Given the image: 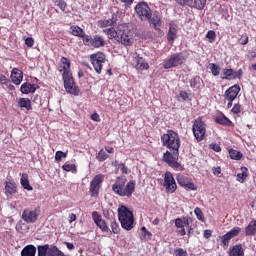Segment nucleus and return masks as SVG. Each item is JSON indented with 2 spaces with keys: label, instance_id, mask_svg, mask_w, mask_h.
<instances>
[{
  "label": "nucleus",
  "instance_id": "obj_64",
  "mask_svg": "<svg viewBox=\"0 0 256 256\" xmlns=\"http://www.w3.org/2000/svg\"><path fill=\"white\" fill-rule=\"evenodd\" d=\"M69 219H70L69 222L73 223V221H77V216L74 213H71L69 215Z\"/></svg>",
  "mask_w": 256,
  "mask_h": 256
},
{
  "label": "nucleus",
  "instance_id": "obj_8",
  "mask_svg": "<svg viewBox=\"0 0 256 256\" xmlns=\"http://www.w3.org/2000/svg\"><path fill=\"white\" fill-rule=\"evenodd\" d=\"M135 13L141 21H147V19H151V8L146 2H139L135 6Z\"/></svg>",
  "mask_w": 256,
  "mask_h": 256
},
{
  "label": "nucleus",
  "instance_id": "obj_59",
  "mask_svg": "<svg viewBox=\"0 0 256 256\" xmlns=\"http://www.w3.org/2000/svg\"><path fill=\"white\" fill-rule=\"evenodd\" d=\"M91 119H92V121H95L96 123L101 122V116H99V114H97V113H93L91 115Z\"/></svg>",
  "mask_w": 256,
  "mask_h": 256
},
{
  "label": "nucleus",
  "instance_id": "obj_42",
  "mask_svg": "<svg viewBox=\"0 0 256 256\" xmlns=\"http://www.w3.org/2000/svg\"><path fill=\"white\" fill-rule=\"evenodd\" d=\"M96 159H98V161L103 162L107 159H109V155H107V152H105V150L101 149L98 153V155L96 156Z\"/></svg>",
  "mask_w": 256,
  "mask_h": 256
},
{
  "label": "nucleus",
  "instance_id": "obj_7",
  "mask_svg": "<svg viewBox=\"0 0 256 256\" xmlns=\"http://www.w3.org/2000/svg\"><path fill=\"white\" fill-rule=\"evenodd\" d=\"M119 40L125 47H131V45H133V31L125 25H120Z\"/></svg>",
  "mask_w": 256,
  "mask_h": 256
},
{
  "label": "nucleus",
  "instance_id": "obj_2",
  "mask_svg": "<svg viewBox=\"0 0 256 256\" xmlns=\"http://www.w3.org/2000/svg\"><path fill=\"white\" fill-rule=\"evenodd\" d=\"M118 220L125 231H131L135 227L133 211L129 210L125 205H121L118 208Z\"/></svg>",
  "mask_w": 256,
  "mask_h": 256
},
{
  "label": "nucleus",
  "instance_id": "obj_53",
  "mask_svg": "<svg viewBox=\"0 0 256 256\" xmlns=\"http://www.w3.org/2000/svg\"><path fill=\"white\" fill-rule=\"evenodd\" d=\"M92 219L93 221L98 224L100 221H103V219L101 218V215H99L98 212H92Z\"/></svg>",
  "mask_w": 256,
  "mask_h": 256
},
{
  "label": "nucleus",
  "instance_id": "obj_40",
  "mask_svg": "<svg viewBox=\"0 0 256 256\" xmlns=\"http://www.w3.org/2000/svg\"><path fill=\"white\" fill-rule=\"evenodd\" d=\"M177 181H178V184L181 186V187H184L186 185V183L189 181V178H187L185 175L183 174H178L177 175Z\"/></svg>",
  "mask_w": 256,
  "mask_h": 256
},
{
  "label": "nucleus",
  "instance_id": "obj_37",
  "mask_svg": "<svg viewBox=\"0 0 256 256\" xmlns=\"http://www.w3.org/2000/svg\"><path fill=\"white\" fill-rule=\"evenodd\" d=\"M99 27L105 28V27H111L112 25H115V19L112 17L107 20H100L98 21Z\"/></svg>",
  "mask_w": 256,
  "mask_h": 256
},
{
  "label": "nucleus",
  "instance_id": "obj_51",
  "mask_svg": "<svg viewBox=\"0 0 256 256\" xmlns=\"http://www.w3.org/2000/svg\"><path fill=\"white\" fill-rule=\"evenodd\" d=\"M141 231H142L143 237H146L147 239H151V237H153V234H151V232L147 230L145 226L141 228Z\"/></svg>",
  "mask_w": 256,
  "mask_h": 256
},
{
  "label": "nucleus",
  "instance_id": "obj_10",
  "mask_svg": "<svg viewBox=\"0 0 256 256\" xmlns=\"http://www.w3.org/2000/svg\"><path fill=\"white\" fill-rule=\"evenodd\" d=\"M84 45L87 47H94V49H99V47H105V39L103 36L97 34L91 37L90 35H86L83 39Z\"/></svg>",
  "mask_w": 256,
  "mask_h": 256
},
{
  "label": "nucleus",
  "instance_id": "obj_20",
  "mask_svg": "<svg viewBox=\"0 0 256 256\" xmlns=\"http://www.w3.org/2000/svg\"><path fill=\"white\" fill-rule=\"evenodd\" d=\"M10 79L14 85H21L23 82V71L18 68H14L11 72Z\"/></svg>",
  "mask_w": 256,
  "mask_h": 256
},
{
  "label": "nucleus",
  "instance_id": "obj_36",
  "mask_svg": "<svg viewBox=\"0 0 256 256\" xmlns=\"http://www.w3.org/2000/svg\"><path fill=\"white\" fill-rule=\"evenodd\" d=\"M209 69L214 77H219L221 74V67L215 63H210Z\"/></svg>",
  "mask_w": 256,
  "mask_h": 256
},
{
  "label": "nucleus",
  "instance_id": "obj_43",
  "mask_svg": "<svg viewBox=\"0 0 256 256\" xmlns=\"http://www.w3.org/2000/svg\"><path fill=\"white\" fill-rule=\"evenodd\" d=\"M227 233L233 239V237H237V235H239V233H241V227L236 226V227L232 228L230 231H228Z\"/></svg>",
  "mask_w": 256,
  "mask_h": 256
},
{
  "label": "nucleus",
  "instance_id": "obj_14",
  "mask_svg": "<svg viewBox=\"0 0 256 256\" xmlns=\"http://www.w3.org/2000/svg\"><path fill=\"white\" fill-rule=\"evenodd\" d=\"M164 187L166 193H175V191H177V182H175V178L171 172L164 174Z\"/></svg>",
  "mask_w": 256,
  "mask_h": 256
},
{
  "label": "nucleus",
  "instance_id": "obj_49",
  "mask_svg": "<svg viewBox=\"0 0 256 256\" xmlns=\"http://www.w3.org/2000/svg\"><path fill=\"white\" fill-rule=\"evenodd\" d=\"M174 255L175 256H187V250L183 248H177L174 250Z\"/></svg>",
  "mask_w": 256,
  "mask_h": 256
},
{
  "label": "nucleus",
  "instance_id": "obj_29",
  "mask_svg": "<svg viewBox=\"0 0 256 256\" xmlns=\"http://www.w3.org/2000/svg\"><path fill=\"white\" fill-rule=\"evenodd\" d=\"M104 33L108 36V39H118L119 40V28L116 30L115 28H107L103 30Z\"/></svg>",
  "mask_w": 256,
  "mask_h": 256
},
{
  "label": "nucleus",
  "instance_id": "obj_21",
  "mask_svg": "<svg viewBox=\"0 0 256 256\" xmlns=\"http://www.w3.org/2000/svg\"><path fill=\"white\" fill-rule=\"evenodd\" d=\"M17 193V183L6 181L5 182V195L6 197H13Z\"/></svg>",
  "mask_w": 256,
  "mask_h": 256
},
{
  "label": "nucleus",
  "instance_id": "obj_15",
  "mask_svg": "<svg viewBox=\"0 0 256 256\" xmlns=\"http://www.w3.org/2000/svg\"><path fill=\"white\" fill-rule=\"evenodd\" d=\"M223 74L224 76H221V79L226 81H233L235 79H240V77H243V69L235 71L231 68H225L223 69Z\"/></svg>",
  "mask_w": 256,
  "mask_h": 256
},
{
  "label": "nucleus",
  "instance_id": "obj_46",
  "mask_svg": "<svg viewBox=\"0 0 256 256\" xmlns=\"http://www.w3.org/2000/svg\"><path fill=\"white\" fill-rule=\"evenodd\" d=\"M67 157V152L63 151H57L55 154V161H61L62 159H66Z\"/></svg>",
  "mask_w": 256,
  "mask_h": 256
},
{
  "label": "nucleus",
  "instance_id": "obj_4",
  "mask_svg": "<svg viewBox=\"0 0 256 256\" xmlns=\"http://www.w3.org/2000/svg\"><path fill=\"white\" fill-rule=\"evenodd\" d=\"M189 55L187 52H179L171 54L168 58L163 61L164 69H173V67H179L187 61Z\"/></svg>",
  "mask_w": 256,
  "mask_h": 256
},
{
  "label": "nucleus",
  "instance_id": "obj_16",
  "mask_svg": "<svg viewBox=\"0 0 256 256\" xmlns=\"http://www.w3.org/2000/svg\"><path fill=\"white\" fill-rule=\"evenodd\" d=\"M38 217H39V212L37 211V209H34V210L25 209L22 212V219L23 221H25V223H35Z\"/></svg>",
  "mask_w": 256,
  "mask_h": 256
},
{
  "label": "nucleus",
  "instance_id": "obj_39",
  "mask_svg": "<svg viewBox=\"0 0 256 256\" xmlns=\"http://www.w3.org/2000/svg\"><path fill=\"white\" fill-rule=\"evenodd\" d=\"M96 225L99 227V229H101V231H103V233H111V229H109V226H107L105 220L98 222Z\"/></svg>",
  "mask_w": 256,
  "mask_h": 256
},
{
  "label": "nucleus",
  "instance_id": "obj_41",
  "mask_svg": "<svg viewBox=\"0 0 256 256\" xmlns=\"http://www.w3.org/2000/svg\"><path fill=\"white\" fill-rule=\"evenodd\" d=\"M232 239L233 238L227 232L221 237V243L224 247H229V241H231Z\"/></svg>",
  "mask_w": 256,
  "mask_h": 256
},
{
  "label": "nucleus",
  "instance_id": "obj_63",
  "mask_svg": "<svg viewBox=\"0 0 256 256\" xmlns=\"http://www.w3.org/2000/svg\"><path fill=\"white\" fill-rule=\"evenodd\" d=\"M118 168H120L121 172L124 174V175H127V166H125V164H119Z\"/></svg>",
  "mask_w": 256,
  "mask_h": 256
},
{
  "label": "nucleus",
  "instance_id": "obj_61",
  "mask_svg": "<svg viewBox=\"0 0 256 256\" xmlns=\"http://www.w3.org/2000/svg\"><path fill=\"white\" fill-rule=\"evenodd\" d=\"M241 45H247L249 43V37L247 35H244L240 39Z\"/></svg>",
  "mask_w": 256,
  "mask_h": 256
},
{
  "label": "nucleus",
  "instance_id": "obj_32",
  "mask_svg": "<svg viewBox=\"0 0 256 256\" xmlns=\"http://www.w3.org/2000/svg\"><path fill=\"white\" fill-rule=\"evenodd\" d=\"M20 183L26 191H33V187L29 184V176L27 174H22Z\"/></svg>",
  "mask_w": 256,
  "mask_h": 256
},
{
  "label": "nucleus",
  "instance_id": "obj_24",
  "mask_svg": "<svg viewBox=\"0 0 256 256\" xmlns=\"http://www.w3.org/2000/svg\"><path fill=\"white\" fill-rule=\"evenodd\" d=\"M36 90L37 88L35 87V85L31 83H23L20 87V91L24 95H29V93H35Z\"/></svg>",
  "mask_w": 256,
  "mask_h": 256
},
{
  "label": "nucleus",
  "instance_id": "obj_27",
  "mask_svg": "<svg viewBox=\"0 0 256 256\" xmlns=\"http://www.w3.org/2000/svg\"><path fill=\"white\" fill-rule=\"evenodd\" d=\"M37 253V248L33 245H27L21 251V256H35Z\"/></svg>",
  "mask_w": 256,
  "mask_h": 256
},
{
  "label": "nucleus",
  "instance_id": "obj_18",
  "mask_svg": "<svg viewBox=\"0 0 256 256\" xmlns=\"http://www.w3.org/2000/svg\"><path fill=\"white\" fill-rule=\"evenodd\" d=\"M61 71H63L62 77L73 75L71 73V61L65 57H62L60 60V72Z\"/></svg>",
  "mask_w": 256,
  "mask_h": 256
},
{
  "label": "nucleus",
  "instance_id": "obj_48",
  "mask_svg": "<svg viewBox=\"0 0 256 256\" xmlns=\"http://www.w3.org/2000/svg\"><path fill=\"white\" fill-rule=\"evenodd\" d=\"M183 187H184V189H186V191H197V186H195L193 184V182H191L189 180L187 181V183Z\"/></svg>",
  "mask_w": 256,
  "mask_h": 256
},
{
  "label": "nucleus",
  "instance_id": "obj_62",
  "mask_svg": "<svg viewBox=\"0 0 256 256\" xmlns=\"http://www.w3.org/2000/svg\"><path fill=\"white\" fill-rule=\"evenodd\" d=\"M176 2L179 5H183V6L188 5V7H189V5H191V0H176Z\"/></svg>",
  "mask_w": 256,
  "mask_h": 256
},
{
  "label": "nucleus",
  "instance_id": "obj_11",
  "mask_svg": "<svg viewBox=\"0 0 256 256\" xmlns=\"http://www.w3.org/2000/svg\"><path fill=\"white\" fill-rule=\"evenodd\" d=\"M37 250H38L37 256H65V254L61 252V250H59V248L55 246L49 248L48 244L39 245L37 247Z\"/></svg>",
  "mask_w": 256,
  "mask_h": 256
},
{
  "label": "nucleus",
  "instance_id": "obj_13",
  "mask_svg": "<svg viewBox=\"0 0 256 256\" xmlns=\"http://www.w3.org/2000/svg\"><path fill=\"white\" fill-rule=\"evenodd\" d=\"M102 183H103V174H98L92 179L90 183V190H89L91 197L99 196V190L101 189Z\"/></svg>",
  "mask_w": 256,
  "mask_h": 256
},
{
  "label": "nucleus",
  "instance_id": "obj_57",
  "mask_svg": "<svg viewBox=\"0 0 256 256\" xmlns=\"http://www.w3.org/2000/svg\"><path fill=\"white\" fill-rule=\"evenodd\" d=\"M210 149H212L216 153L221 152V146L219 144H210Z\"/></svg>",
  "mask_w": 256,
  "mask_h": 256
},
{
  "label": "nucleus",
  "instance_id": "obj_1",
  "mask_svg": "<svg viewBox=\"0 0 256 256\" xmlns=\"http://www.w3.org/2000/svg\"><path fill=\"white\" fill-rule=\"evenodd\" d=\"M125 176L118 177L116 182L112 185V191L120 197H131L135 193V181H129L127 184Z\"/></svg>",
  "mask_w": 256,
  "mask_h": 256
},
{
  "label": "nucleus",
  "instance_id": "obj_56",
  "mask_svg": "<svg viewBox=\"0 0 256 256\" xmlns=\"http://www.w3.org/2000/svg\"><path fill=\"white\" fill-rule=\"evenodd\" d=\"M232 113H234V115H237L239 113H241V106L240 104H235L233 107H232Z\"/></svg>",
  "mask_w": 256,
  "mask_h": 256
},
{
  "label": "nucleus",
  "instance_id": "obj_26",
  "mask_svg": "<svg viewBox=\"0 0 256 256\" xmlns=\"http://www.w3.org/2000/svg\"><path fill=\"white\" fill-rule=\"evenodd\" d=\"M229 256H245V250L241 244L235 245L230 248Z\"/></svg>",
  "mask_w": 256,
  "mask_h": 256
},
{
  "label": "nucleus",
  "instance_id": "obj_25",
  "mask_svg": "<svg viewBox=\"0 0 256 256\" xmlns=\"http://www.w3.org/2000/svg\"><path fill=\"white\" fill-rule=\"evenodd\" d=\"M17 103L20 109H26V111H31V109H33L31 106V100L29 98H19Z\"/></svg>",
  "mask_w": 256,
  "mask_h": 256
},
{
  "label": "nucleus",
  "instance_id": "obj_5",
  "mask_svg": "<svg viewBox=\"0 0 256 256\" xmlns=\"http://www.w3.org/2000/svg\"><path fill=\"white\" fill-rule=\"evenodd\" d=\"M162 161L175 171H183V166L179 161V150H167L162 157Z\"/></svg>",
  "mask_w": 256,
  "mask_h": 256
},
{
  "label": "nucleus",
  "instance_id": "obj_23",
  "mask_svg": "<svg viewBox=\"0 0 256 256\" xmlns=\"http://www.w3.org/2000/svg\"><path fill=\"white\" fill-rule=\"evenodd\" d=\"M167 39L170 45H173L175 39H177V26L170 24Z\"/></svg>",
  "mask_w": 256,
  "mask_h": 256
},
{
  "label": "nucleus",
  "instance_id": "obj_3",
  "mask_svg": "<svg viewBox=\"0 0 256 256\" xmlns=\"http://www.w3.org/2000/svg\"><path fill=\"white\" fill-rule=\"evenodd\" d=\"M163 147H167L170 151H179L181 147V138L173 130H168L166 134L161 136Z\"/></svg>",
  "mask_w": 256,
  "mask_h": 256
},
{
  "label": "nucleus",
  "instance_id": "obj_35",
  "mask_svg": "<svg viewBox=\"0 0 256 256\" xmlns=\"http://www.w3.org/2000/svg\"><path fill=\"white\" fill-rule=\"evenodd\" d=\"M240 171L241 172L237 174V181H239V183H243L249 176V170L247 167H241Z\"/></svg>",
  "mask_w": 256,
  "mask_h": 256
},
{
  "label": "nucleus",
  "instance_id": "obj_54",
  "mask_svg": "<svg viewBox=\"0 0 256 256\" xmlns=\"http://www.w3.org/2000/svg\"><path fill=\"white\" fill-rule=\"evenodd\" d=\"M92 219L93 221L98 224L100 221H103V219L101 218V215H99L98 212H92Z\"/></svg>",
  "mask_w": 256,
  "mask_h": 256
},
{
  "label": "nucleus",
  "instance_id": "obj_44",
  "mask_svg": "<svg viewBox=\"0 0 256 256\" xmlns=\"http://www.w3.org/2000/svg\"><path fill=\"white\" fill-rule=\"evenodd\" d=\"M64 171H72V173H75L77 171V166H75V164H67L65 163L62 166Z\"/></svg>",
  "mask_w": 256,
  "mask_h": 256
},
{
  "label": "nucleus",
  "instance_id": "obj_9",
  "mask_svg": "<svg viewBox=\"0 0 256 256\" xmlns=\"http://www.w3.org/2000/svg\"><path fill=\"white\" fill-rule=\"evenodd\" d=\"M90 61L96 73H98V75H101V71H103V63L107 61L105 54L101 52L94 53L90 55Z\"/></svg>",
  "mask_w": 256,
  "mask_h": 256
},
{
  "label": "nucleus",
  "instance_id": "obj_50",
  "mask_svg": "<svg viewBox=\"0 0 256 256\" xmlns=\"http://www.w3.org/2000/svg\"><path fill=\"white\" fill-rule=\"evenodd\" d=\"M216 37H217V35L215 34V31H213V30L208 31L206 34V38L210 39V43H213V41H215Z\"/></svg>",
  "mask_w": 256,
  "mask_h": 256
},
{
  "label": "nucleus",
  "instance_id": "obj_17",
  "mask_svg": "<svg viewBox=\"0 0 256 256\" xmlns=\"http://www.w3.org/2000/svg\"><path fill=\"white\" fill-rule=\"evenodd\" d=\"M239 91H241V87L235 84L225 91L224 97L225 99H227V101H235V99H237V96L239 95Z\"/></svg>",
  "mask_w": 256,
  "mask_h": 256
},
{
  "label": "nucleus",
  "instance_id": "obj_34",
  "mask_svg": "<svg viewBox=\"0 0 256 256\" xmlns=\"http://www.w3.org/2000/svg\"><path fill=\"white\" fill-rule=\"evenodd\" d=\"M71 34L74 35V37H81L82 39H85V32L81 29L79 26H71L70 27Z\"/></svg>",
  "mask_w": 256,
  "mask_h": 256
},
{
  "label": "nucleus",
  "instance_id": "obj_6",
  "mask_svg": "<svg viewBox=\"0 0 256 256\" xmlns=\"http://www.w3.org/2000/svg\"><path fill=\"white\" fill-rule=\"evenodd\" d=\"M192 131L198 143L205 139V134L207 133V124H205V121H203L202 117H198L194 120Z\"/></svg>",
  "mask_w": 256,
  "mask_h": 256
},
{
  "label": "nucleus",
  "instance_id": "obj_12",
  "mask_svg": "<svg viewBox=\"0 0 256 256\" xmlns=\"http://www.w3.org/2000/svg\"><path fill=\"white\" fill-rule=\"evenodd\" d=\"M64 81V88L67 93L70 95H79V87L75 84V80H73V74L68 76H62Z\"/></svg>",
  "mask_w": 256,
  "mask_h": 256
},
{
  "label": "nucleus",
  "instance_id": "obj_33",
  "mask_svg": "<svg viewBox=\"0 0 256 256\" xmlns=\"http://www.w3.org/2000/svg\"><path fill=\"white\" fill-rule=\"evenodd\" d=\"M216 123L219 125H226L227 127H231L233 125V122L229 120L225 115L221 114L218 117L215 118Z\"/></svg>",
  "mask_w": 256,
  "mask_h": 256
},
{
  "label": "nucleus",
  "instance_id": "obj_60",
  "mask_svg": "<svg viewBox=\"0 0 256 256\" xmlns=\"http://www.w3.org/2000/svg\"><path fill=\"white\" fill-rule=\"evenodd\" d=\"M0 83L1 85H7L9 83V79L5 75L0 74Z\"/></svg>",
  "mask_w": 256,
  "mask_h": 256
},
{
  "label": "nucleus",
  "instance_id": "obj_28",
  "mask_svg": "<svg viewBox=\"0 0 256 256\" xmlns=\"http://www.w3.org/2000/svg\"><path fill=\"white\" fill-rule=\"evenodd\" d=\"M205 5H207V0H190L189 7H194V9L201 11L205 9Z\"/></svg>",
  "mask_w": 256,
  "mask_h": 256
},
{
  "label": "nucleus",
  "instance_id": "obj_30",
  "mask_svg": "<svg viewBox=\"0 0 256 256\" xmlns=\"http://www.w3.org/2000/svg\"><path fill=\"white\" fill-rule=\"evenodd\" d=\"M245 233L247 237H252L256 235V220H252L248 226L245 228Z\"/></svg>",
  "mask_w": 256,
  "mask_h": 256
},
{
  "label": "nucleus",
  "instance_id": "obj_19",
  "mask_svg": "<svg viewBox=\"0 0 256 256\" xmlns=\"http://www.w3.org/2000/svg\"><path fill=\"white\" fill-rule=\"evenodd\" d=\"M149 21L150 25H153L154 29L156 31H161V16H159V13L157 12H152L150 13V18L147 19Z\"/></svg>",
  "mask_w": 256,
  "mask_h": 256
},
{
  "label": "nucleus",
  "instance_id": "obj_45",
  "mask_svg": "<svg viewBox=\"0 0 256 256\" xmlns=\"http://www.w3.org/2000/svg\"><path fill=\"white\" fill-rule=\"evenodd\" d=\"M194 213L199 221H205V216H203V211H201V208L196 207L194 209Z\"/></svg>",
  "mask_w": 256,
  "mask_h": 256
},
{
  "label": "nucleus",
  "instance_id": "obj_55",
  "mask_svg": "<svg viewBox=\"0 0 256 256\" xmlns=\"http://www.w3.org/2000/svg\"><path fill=\"white\" fill-rule=\"evenodd\" d=\"M57 5L61 11H65V9H67V2H65V0H58Z\"/></svg>",
  "mask_w": 256,
  "mask_h": 256
},
{
  "label": "nucleus",
  "instance_id": "obj_38",
  "mask_svg": "<svg viewBox=\"0 0 256 256\" xmlns=\"http://www.w3.org/2000/svg\"><path fill=\"white\" fill-rule=\"evenodd\" d=\"M230 158L234 159V161H239L242 159L243 154L240 151L230 149L229 150Z\"/></svg>",
  "mask_w": 256,
  "mask_h": 256
},
{
  "label": "nucleus",
  "instance_id": "obj_47",
  "mask_svg": "<svg viewBox=\"0 0 256 256\" xmlns=\"http://www.w3.org/2000/svg\"><path fill=\"white\" fill-rule=\"evenodd\" d=\"M201 81V78L199 76H196L191 79L190 86L193 87V89L199 87V83Z\"/></svg>",
  "mask_w": 256,
  "mask_h": 256
},
{
  "label": "nucleus",
  "instance_id": "obj_52",
  "mask_svg": "<svg viewBox=\"0 0 256 256\" xmlns=\"http://www.w3.org/2000/svg\"><path fill=\"white\" fill-rule=\"evenodd\" d=\"M111 233H114L115 235H117V233H119V224L115 221L111 222Z\"/></svg>",
  "mask_w": 256,
  "mask_h": 256
},
{
  "label": "nucleus",
  "instance_id": "obj_22",
  "mask_svg": "<svg viewBox=\"0 0 256 256\" xmlns=\"http://www.w3.org/2000/svg\"><path fill=\"white\" fill-rule=\"evenodd\" d=\"M135 61V67L138 71H145L149 69V63H147L143 57L136 56Z\"/></svg>",
  "mask_w": 256,
  "mask_h": 256
},
{
  "label": "nucleus",
  "instance_id": "obj_31",
  "mask_svg": "<svg viewBox=\"0 0 256 256\" xmlns=\"http://www.w3.org/2000/svg\"><path fill=\"white\" fill-rule=\"evenodd\" d=\"M175 227H177V229H183L185 227H189V218L184 217V218L175 219Z\"/></svg>",
  "mask_w": 256,
  "mask_h": 256
},
{
  "label": "nucleus",
  "instance_id": "obj_58",
  "mask_svg": "<svg viewBox=\"0 0 256 256\" xmlns=\"http://www.w3.org/2000/svg\"><path fill=\"white\" fill-rule=\"evenodd\" d=\"M25 45H27V47H33V45H35V40H33V38H26Z\"/></svg>",
  "mask_w": 256,
  "mask_h": 256
}]
</instances>
